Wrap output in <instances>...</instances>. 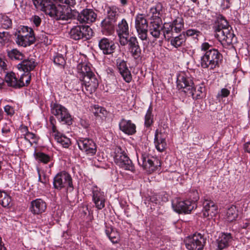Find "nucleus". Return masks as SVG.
Masks as SVG:
<instances>
[{"instance_id": "obj_59", "label": "nucleus", "mask_w": 250, "mask_h": 250, "mask_svg": "<svg viewBox=\"0 0 250 250\" xmlns=\"http://www.w3.org/2000/svg\"><path fill=\"white\" fill-rule=\"evenodd\" d=\"M20 131L22 133L21 136H23V137H25V134L29 132L28 127L26 126H21Z\"/></svg>"}, {"instance_id": "obj_46", "label": "nucleus", "mask_w": 250, "mask_h": 250, "mask_svg": "<svg viewBox=\"0 0 250 250\" xmlns=\"http://www.w3.org/2000/svg\"><path fill=\"white\" fill-rule=\"evenodd\" d=\"M174 27L175 33L180 32L184 27L183 21L181 19H177L171 23Z\"/></svg>"}, {"instance_id": "obj_8", "label": "nucleus", "mask_w": 250, "mask_h": 250, "mask_svg": "<svg viewBox=\"0 0 250 250\" xmlns=\"http://www.w3.org/2000/svg\"><path fill=\"white\" fill-rule=\"evenodd\" d=\"M177 87L187 94L194 85L193 78L188 72L182 71L177 75Z\"/></svg>"}, {"instance_id": "obj_21", "label": "nucleus", "mask_w": 250, "mask_h": 250, "mask_svg": "<svg viewBox=\"0 0 250 250\" xmlns=\"http://www.w3.org/2000/svg\"><path fill=\"white\" fill-rule=\"evenodd\" d=\"M98 45L103 53L106 55L112 54L116 48L114 42L106 38H103L100 40Z\"/></svg>"}, {"instance_id": "obj_22", "label": "nucleus", "mask_w": 250, "mask_h": 250, "mask_svg": "<svg viewBox=\"0 0 250 250\" xmlns=\"http://www.w3.org/2000/svg\"><path fill=\"white\" fill-rule=\"evenodd\" d=\"M38 62L33 58L28 57L23 59L22 61L17 65V68L24 72H30L34 70L37 65Z\"/></svg>"}, {"instance_id": "obj_16", "label": "nucleus", "mask_w": 250, "mask_h": 250, "mask_svg": "<svg viewBox=\"0 0 250 250\" xmlns=\"http://www.w3.org/2000/svg\"><path fill=\"white\" fill-rule=\"evenodd\" d=\"M116 32L120 39L122 45L127 44V38L129 36V27L126 21L123 19L120 21L116 28Z\"/></svg>"}, {"instance_id": "obj_28", "label": "nucleus", "mask_w": 250, "mask_h": 250, "mask_svg": "<svg viewBox=\"0 0 250 250\" xmlns=\"http://www.w3.org/2000/svg\"><path fill=\"white\" fill-rule=\"evenodd\" d=\"M119 125L120 129L125 134L130 135L136 132V125L130 120L122 119Z\"/></svg>"}, {"instance_id": "obj_41", "label": "nucleus", "mask_w": 250, "mask_h": 250, "mask_svg": "<svg viewBox=\"0 0 250 250\" xmlns=\"http://www.w3.org/2000/svg\"><path fill=\"white\" fill-rule=\"evenodd\" d=\"M152 112V107L150 105L146 114L145 117V126L146 127H150L153 123V115Z\"/></svg>"}, {"instance_id": "obj_31", "label": "nucleus", "mask_w": 250, "mask_h": 250, "mask_svg": "<svg viewBox=\"0 0 250 250\" xmlns=\"http://www.w3.org/2000/svg\"><path fill=\"white\" fill-rule=\"evenodd\" d=\"M4 81L8 86L16 89L20 88L19 79L13 72H6L4 77Z\"/></svg>"}, {"instance_id": "obj_6", "label": "nucleus", "mask_w": 250, "mask_h": 250, "mask_svg": "<svg viewBox=\"0 0 250 250\" xmlns=\"http://www.w3.org/2000/svg\"><path fill=\"white\" fill-rule=\"evenodd\" d=\"M184 243L188 250H203L206 239L200 233H195L185 238Z\"/></svg>"}, {"instance_id": "obj_64", "label": "nucleus", "mask_w": 250, "mask_h": 250, "mask_svg": "<svg viewBox=\"0 0 250 250\" xmlns=\"http://www.w3.org/2000/svg\"><path fill=\"white\" fill-rule=\"evenodd\" d=\"M81 124L83 126V127H84V128L88 127V126L89 125L88 123H87L86 121H85L84 120H82L81 121Z\"/></svg>"}, {"instance_id": "obj_33", "label": "nucleus", "mask_w": 250, "mask_h": 250, "mask_svg": "<svg viewBox=\"0 0 250 250\" xmlns=\"http://www.w3.org/2000/svg\"><path fill=\"white\" fill-rule=\"evenodd\" d=\"M0 204L4 208H9L12 206V198L6 190L0 189Z\"/></svg>"}, {"instance_id": "obj_44", "label": "nucleus", "mask_w": 250, "mask_h": 250, "mask_svg": "<svg viewBox=\"0 0 250 250\" xmlns=\"http://www.w3.org/2000/svg\"><path fill=\"white\" fill-rule=\"evenodd\" d=\"M92 112L96 116H105L107 114L106 110L101 106L95 105L92 108Z\"/></svg>"}, {"instance_id": "obj_37", "label": "nucleus", "mask_w": 250, "mask_h": 250, "mask_svg": "<svg viewBox=\"0 0 250 250\" xmlns=\"http://www.w3.org/2000/svg\"><path fill=\"white\" fill-rule=\"evenodd\" d=\"M239 214V211L236 207L231 206L227 210L226 217L227 221L231 222L236 219Z\"/></svg>"}, {"instance_id": "obj_34", "label": "nucleus", "mask_w": 250, "mask_h": 250, "mask_svg": "<svg viewBox=\"0 0 250 250\" xmlns=\"http://www.w3.org/2000/svg\"><path fill=\"white\" fill-rule=\"evenodd\" d=\"M116 21L109 19L105 18L101 22L102 31L105 34H110L114 29Z\"/></svg>"}, {"instance_id": "obj_17", "label": "nucleus", "mask_w": 250, "mask_h": 250, "mask_svg": "<svg viewBox=\"0 0 250 250\" xmlns=\"http://www.w3.org/2000/svg\"><path fill=\"white\" fill-rule=\"evenodd\" d=\"M46 202L41 198H37L30 202L29 206L30 211L34 215H41L46 209Z\"/></svg>"}, {"instance_id": "obj_5", "label": "nucleus", "mask_w": 250, "mask_h": 250, "mask_svg": "<svg viewBox=\"0 0 250 250\" xmlns=\"http://www.w3.org/2000/svg\"><path fill=\"white\" fill-rule=\"evenodd\" d=\"M137 160L138 164L149 173L155 171L159 164L158 160L147 152L141 153L140 158L137 155Z\"/></svg>"}, {"instance_id": "obj_3", "label": "nucleus", "mask_w": 250, "mask_h": 250, "mask_svg": "<svg viewBox=\"0 0 250 250\" xmlns=\"http://www.w3.org/2000/svg\"><path fill=\"white\" fill-rule=\"evenodd\" d=\"M16 42L21 46L26 47L34 43L35 36L32 28L27 26H21L15 33Z\"/></svg>"}, {"instance_id": "obj_32", "label": "nucleus", "mask_w": 250, "mask_h": 250, "mask_svg": "<svg viewBox=\"0 0 250 250\" xmlns=\"http://www.w3.org/2000/svg\"><path fill=\"white\" fill-rule=\"evenodd\" d=\"M52 135L57 143L63 147L68 148L70 145L71 142L70 139L61 132L57 131L53 134Z\"/></svg>"}, {"instance_id": "obj_19", "label": "nucleus", "mask_w": 250, "mask_h": 250, "mask_svg": "<svg viewBox=\"0 0 250 250\" xmlns=\"http://www.w3.org/2000/svg\"><path fill=\"white\" fill-rule=\"evenodd\" d=\"M116 65L124 80L127 83L131 82L132 79V75L127 66L126 62L124 60L118 59L116 60Z\"/></svg>"}, {"instance_id": "obj_43", "label": "nucleus", "mask_w": 250, "mask_h": 250, "mask_svg": "<svg viewBox=\"0 0 250 250\" xmlns=\"http://www.w3.org/2000/svg\"><path fill=\"white\" fill-rule=\"evenodd\" d=\"M53 62L55 64L61 67H63L66 63L63 56L59 53L54 56Z\"/></svg>"}, {"instance_id": "obj_61", "label": "nucleus", "mask_w": 250, "mask_h": 250, "mask_svg": "<svg viewBox=\"0 0 250 250\" xmlns=\"http://www.w3.org/2000/svg\"><path fill=\"white\" fill-rule=\"evenodd\" d=\"M244 148L246 152L250 153V141L244 144Z\"/></svg>"}, {"instance_id": "obj_9", "label": "nucleus", "mask_w": 250, "mask_h": 250, "mask_svg": "<svg viewBox=\"0 0 250 250\" xmlns=\"http://www.w3.org/2000/svg\"><path fill=\"white\" fill-rule=\"evenodd\" d=\"M197 207V204H195L188 199L181 201L180 199H176L172 202V207L173 210L178 213H190L191 211L196 208Z\"/></svg>"}, {"instance_id": "obj_47", "label": "nucleus", "mask_w": 250, "mask_h": 250, "mask_svg": "<svg viewBox=\"0 0 250 250\" xmlns=\"http://www.w3.org/2000/svg\"><path fill=\"white\" fill-rule=\"evenodd\" d=\"M1 27L4 29H8L12 26V21L6 16H3L0 21Z\"/></svg>"}, {"instance_id": "obj_63", "label": "nucleus", "mask_w": 250, "mask_h": 250, "mask_svg": "<svg viewBox=\"0 0 250 250\" xmlns=\"http://www.w3.org/2000/svg\"><path fill=\"white\" fill-rule=\"evenodd\" d=\"M33 1V2L34 4V5L37 7H38L39 5H40L41 4V0H32Z\"/></svg>"}, {"instance_id": "obj_18", "label": "nucleus", "mask_w": 250, "mask_h": 250, "mask_svg": "<svg viewBox=\"0 0 250 250\" xmlns=\"http://www.w3.org/2000/svg\"><path fill=\"white\" fill-rule=\"evenodd\" d=\"M233 237L230 233L221 232L216 240L217 250H222L229 247L232 243Z\"/></svg>"}, {"instance_id": "obj_11", "label": "nucleus", "mask_w": 250, "mask_h": 250, "mask_svg": "<svg viewBox=\"0 0 250 250\" xmlns=\"http://www.w3.org/2000/svg\"><path fill=\"white\" fill-rule=\"evenodd\" d=\"M114 157L115 163L125 170L132 171L134 167L132 163L124 151L120 148L116 150Z\"/></svg>"}, {"instance_id": "obj_42", "label": "nucleus", "mask_w": 250, "mask_h": 250, "mask_svg": "<svg viewBox=\"0 0 250 250\" xmlns=\"http://www.w3.org/2000/svg\"><path fill=\"white\" fill-rule=\"evenodd\" d=\"M202 88L200 87L199 89L196 90L195 85L193 86L186 94L188 96H191L193 99H200L203 97V93L202 91Z\"/></svg>"}, {"instance_id": "obj_35", "label": "nucleus", "mask_w": 250, "mask_h": 250, "mask_svg": "<svg viewBox=\"0 0 250 250\" xmlns=\"http://www.w3.org/2000/svg\"><path fill=\"white\" fill-rule=\"evenodd\" d=\"M186 40V36L185 33L183 32L178 36L175 37L174 36L168 41L170 42L172 46L175 48H178L182 46L185 43Z\"/></svg>"}, {"instance_id": "obj_24", "label": "nucleus", "mask_w": 250, "mask_h": 250, "mask_svg": "<svg viewBox=\"0 0 250 250\" xmlns=\"http://www.w3.org/2000/svg\"><path fill=\"white\" fill-rule=\"evenodd\" d=\"M77 77L80 79L86 77L91 76L94 73L92 71L91 64L87 62H81L77 66Z\"/></svg>"}, {"instance_id": "obj_51", "label": "nucleus", "mask_w": 250, "mask_h": 250, "mask_svg": "<svg viewBox=\"0 0 250 250\" xmlns=\"http://www.w3.org/2000/svg\"><path fill=\"white\" fill-rule=\"evenodd\" d=\"M230 94V91L226 88H222L220 91H219L217 95V98L220 100L223 98H226L228 97Z\"/></svg>"}, {"instance_id": "obj_57", "label": "nucleus", "mask_w": 250, "mask_h": 250, "mask_svg": "<svg viewBox=\"0 0 250 250\" xmlns=\"http://www.w3.org/2000/svg\"><path fill=\"white\" fill-rule=\"evenodd\" d=\"M6 61L4 59L0 58V69L2 71H3L4 72H5L6 70H7V65L6 64Z\"/></svg>"}, {"instance_id": "obj_53", "label": "nucleus", "mask_w": 250, "mask_h": 250, "mask_svg": "<svg viewBox=\"0 0 250 250\" xmlns=\"http://www.w3.org/2000/svg\"><path fill=\"white\" fill-rule=\"evenodd\" d=\"M185 34L186 36H192L193 38H196L199 36L200 32L195 29H189L187 30Z\"/></svg>"}, {"instance_id": "obj_48", "label": "nucleus", "mask_w": 250, "mask_h": 250, "mask_svg": "<svg viewBox=\"0 0 250 250\" xmlns=\"http://www.w3.org/2000/svg\"><path fill=\"white\" fill-rule=\"evenodd\" d=\"M11 36L7 32H0V43L2 45H4L7 43L10 40Z\"/></svg>"}, {"instance_id": "obj_52", "label": "nucleus", "mask_w": 250, "mask_h": 250, "mask_svg": "<svg viewBox=\"0 0 250 250\" xmlns=\"http://www.w3.org/2000/svg\"><path fill=\"white\" fill-rule=\"evenodd\" d=\"M190 198L188 200H190L192 202H194L195 204H197V202L199 199V196L198 191L196 190H193L189 195Z\"/></svg>"}, {"instance_id": "obj_55", "label": "nucleus", "mask_w": 250, "mask_h": 250, "mask_svg": "<svg viewBox=\"0 0 250 250\" xmlns=\"http://www.w3.org/2000/svg\"><path fill=\"white\" fill-rule=\"evenodd\" d=\"M41 19L37 15L32 16L30 18V21L36 27H38L41 23Z\"/></svg>"}, {"instance_id": "obj_23", "label": "nucleus", "mask_w": 250, "mask_h": 250, "mask_svg": "<svg viewBox=\"0 0 250 250\" xmlns=\"http://www.w3.org/2000/svg\"><path fill=\"white\" fill-rule=\"evenodd\" d=\"M163 29L162 21L158 19V21L151 20L148 31L154 40H156L162 35Z\"/></svg>"}, {"instance_id": "obj_10", "label": "nucleus", "mask_w": 250, "mask_h": 250, "mask_svg": "<svg viewBox=\"0 0 250 250\" xmlns=\"http://www.w3.org/2000/svg\"><path fill=\"white\" fill-rule=\"evenodd\" d=\"M71 39L74 40H87L92 36L91 29L88 26H76L69 32Z\"/></svg>"}, {"instance_id": "obj_50", "label": "nucleus", "mask_w": 250, "mask_h": 250, "mask_svg": "<svg viewBox=\"0 0 250 250\" xmlns=\"http://www.w3.org/2000/svg\"><path fill=\"white\" fill-rule=\"evenodd\" d=\"M12 126L10 124H4L1 129V133L2 135L6 137L10 136L11 128Z\"/></svg>"}, {"instance_id": "obj_62", "label": "nucleus", "mask_w": 250, "mask_h": 250, "mask_svg": "<svg viewBox=\"0 0 250 250\" xmlns=\"http://www.w3.org/2000/svg\"><path fill=\"white\" fill-rule=\"evenodd\" d=\"M40 38L42 42H45L46 40H47V36L44 33H43L42 35H41Z\"/></svg>"}, {"instance_id": "obj_30", "label": "nucleus", "mask_w": 250, "mask_h": 250, "mask_svg": "<svg viewBox=\"0 0 250 250\" xmlns=\"http://www.w3.org/2000/svg\"><path fill=\"white\" fill-rule=\"evenodd\" d=\"M163 6L161 2L157 1L149 9V14L151 16V20L158 21L161 19Z\"/></svg>"}, {"instance_id": "obj_60", "label": "nucleus", "mask_w": 250, "mask_h": 250, "mask_svg": "<svg viewBox=\"0 0 250 250\" xmlns=\"http://www.w3.org/2000/svg\"><path fill=\"white\" fill-rule=\"evenodd\" d=\"M38 174V181L43 184L44 185H45L46 183V180L42 181V179L41 177V174L40 173V170L39 168H37Z\"/></svg>"}, {"instance_id": "obj_38", "label": "nucleus", "mask_w": 250, "mask_h": 250, "mask_svg": "<svg viewBox=\"0 0 250 250\" xmlns=\"http://www.w3.org/2000/svg\"><path fill=\"white\" fill-rule=\"evenodd\" d=\"M163 27L164 30L163 31V36L166 39L169 41L170 39L174 36L175 31L174 27L171 23L165 24Z\"/></svg>"}, {"instance_id": "obj_2", "label": "nucleus", "mask_w": 250, "mask_h": 250, "mask_svg": "<svg viewBox=\"0 0 250 250\" xmlns=\"http://www.w3.org/2000/svg\"><path fill=\"white\" fill-rule=\"evenodd\" d=\"M213 29L215 36L223 46L232 43L235 37L234 34L228 21L222 15H219L216 19L213 25Z\"/></svg>"}, {"instance_id": "obj_49", "label": "nucleus", "mask_w": 250, "mask_h": 250, "mask_svg": "<svg viewBox=\"0 0 250 250\" xmlns=\"http://www.w3.org/2000/svg\"><path fill=\"white\" fill-rule=\"evenodd\" d=\"M106 235L108 236L110 240L113 243H117L119 240L118 234H117L114 231H111L110 233H109L108 230L105 231Z\"/></svg>"}, {"instance_id": "obj_27", "label": "nucleus", "mask_w": 250, "mask_h": 250, "mask_svg": "<svg viewBox=\"0 0 250 250\" xmlns=\"http://www.w3.org/2000/svg\"><path fill=\"white\" fill-rule=\"evenodd\" d=\"M34 156L36 160L39 163L44 164H49L48 167H46V171L48 170V173H51V168L54 165V162L52 158L49 155L42 152H35Z\"/></svg>"}, {"instance_id": "obj_39", "label": "nucleus", "mask_w": 250, "mask_h": 250, "mask_svg": "<svg viewBox=\"0 0 250 250\" xmlns=\"http://www.w3.org/2000/svg\"><path fill=\"white\" fill-rule=\"evenodd\" d=\"M31 74L30 72H24L21 75L19 79V88L27 86L30 83Z\"/></svg>"}, {"instance_id": "obj_58", "label": "nucleus", "mask_w": 250, "mask_h": 250, "mask_svg": "<svg viewBox=\"0 0 250 250\" xmlns=\"http://www.w3.org/2000/svg\"><path fill=\"white\" fill-rule=\"evenodd\" d=\"M160 196L159 195H157V194L154 195L150 197V200L151 202H154L156 204H159V203H160Z\"/></svg>"}, {"instance_id": "obj_40", "label": "nucleus", "mask_w": 250, "mask_h": 250, "mask_svg": "<svg viewBox=\"0 0 250 250\" xmlns=\"http://www.w3.org/2000/svg\"><path fill=\"white\" fill-rule=\"evenodd\" d=\"M119 16V9L115 6L108 7L107 9V17L106 18L114 20L116 22Z\"/></svg>"}, {"instance_id": "obj_26", "label": "nucleus", "mask_w": 250, "mask_h": 250, "mask_svg": "<svg viewBox=\"0 0 250 250\" xmlns=\"http://www.w3.org/2000/svg\"><path fill=\"white\" fill-rule=\"evenodd\" d=\"M127 43L132 56L135 59L138 58L141 54V49L137 38L135 36H132L129 39L127 38Z\"/></svg>"}, {"instance_id": "obj_56", "label": "nucleus", "mask_w": 250, "mask_h": 250, "mask_svg": "<svg viewBox=\"0 0 250 250\" xmlns=\"http://www.w3.org/2000/svg\"><path fill=\"white\" fill-rule=\"evenodd\" d=\"M49 122L51 125V132L53 134L58 131L55 125L56 121L53 117H51L49 119Z\"/></svg>"}, {"instance_id": "obj_29", "label": "nucleus", "mask_w": 250, "mask_h": 250, "mask_svg": "<svg viewBox=\"0 0 250 250\" xmlns=\"http://www.w3.org/2000/svg\"><path fill=\"white\" fill-rule=\"evenodd\" d=\"M154 144L155 147L159 152L164 151L167 147V142L165 135L159 133L157 130L155 133Z\"/></svg>"}, {"instance_id": "obj_15", "label": "nucleus", "mask_w": 250, "mask_h": 250, "mask_svg": "<svg viewBox=\"0 0 250 250\" xmlns=\"http://www.w3.org/2000/svg\"><path fill=\"white\" fill-rule=\"evenodd\" d=\"M203 208L202 210L203 215L204 217L208 219H212L216 217L218 213L217 206L208 198H204L203 202Z\"/></svg>"}, {"instance_id": "obj_13", "label": "nucleus", "mask_w": 250, "mask_h": 250, "mask_svg": "<svg viewBox=\"0 0 250 250\" xmlns=\"http://www.w3.org/2000/svg\"><path fill=\"white\" fill-rule=\"evenodd\" d=\"M135 26L139 38L142 41L146 40L148 32V24L145 16L138 14L135 17Z\"/></svg>"}, {"instance_id": "obj_4", "label": "nucleus", "mask_w": 250, "mask_h": 250, "mask_svg": "<svg viewBox=\"0 0 250 250\" xmlns=\"http://www.w3.org/2000/svg\"><path fill=\"white\" fill-rule=\"evenodd\" d=\"M53 188L57 190L65 189L67 191L73 190L72 179L71 175L65 171L58 173L54 177Z\"/></svg>"}, {"instance_id": "obj_7", "label": "nucleus", "mask_w": 250, "mask_h": 250, "mask_svg": "<svg viewBox=\"0 0 250 250\" xmlns=\"http://www.w3.org/2000/svg\"><path fill=\"white\" fill-rule=\"evenodd\" d=\"M51 112L59 121L63 124L70 125L72 123V118L67 109L62 105L57 103L51 104Z\"/></svg>"}, {"instance_id": "obj_36", "label": "nucleus", "mask_w": 250, "mask_h": 250, "mask_svg": "<svg viewBox=\"0 0 250 250\" xmlns=\"http://www.w3.org/2000/svg\"><path fill=\"white\" fill-rule=\"evenodd\" d=\"M7 54L8 57L13 61H21L24 58L23 53L16 48L7 50Z\"/></svg>"}, {"instance_id": "obj_54", "label": "nucleus", "mask_w": 250, "mask_h": 250, "mask_svg": "<svg viewBox=\"0 0 250 250\" xmlns=\"http://www.w3.org/2000/svg\"><path fill=\"white\" fill-rule=\"evenodd\" d=\"M4 110L7 116H12L15 113L14 108L9 105H6L4 107Z\"/></svg>"}, {"instance_id": "obj_1", "label": "nucleus", "mask_w": 250, "mask_h": 250, "mask_svg": "<svg viewBox=\"0 0 250 250\" xmlns=\"http://www.w3.org/2000/svg\"><path fill=\"white\" fill-rule=\"evenodd\" d=\"M200 49L202 54L200 62L202 68L213 70L219 66L222 55L217 49L207 42L202 43Z\"/></svg>"}, {"instance_id": "obj_25", "label": "nucleus", "mask_w": 250, "mask_h": 250, "mask_svg": "<svg viewBox=\"0 0 250 250\" xmlns=\"http://www.w3.org/2000/svg\"><path fill=\"white\" fill-rule=\"evenodd\" d=\"M97 14L92 9H83L78 16V21L81 23H90L94 21Z\"/></svg>"}, {"instance_id": "obj_12", "label": "nucleus", "mask_w": 250, "mask_h": 250, "mask_svg": "<svg viewBox=\"0 0 250 250\" xmlns=\"http://www.w3.org/2000/svg\"><path fill=\"white\" fill-rule=\"evenodd\" d=\"M81 81V88L85 93L91 94L94 92L99 85V81L96 75L93 73L90 76L80 79Z\"/></svg>"}, {"instance_id": "obj_14", "label": "nucleus", "mask_w": 250, "mask_h": 250, "mask_svg": "<svg viewBox=\"0 0 250 250\" xmlns=\"http://www.w3.org/2000/svg\"><path fill=\"white\" fill-rule=\"evenodd\" d=\"M79 149L89 156L95 155L97 152V146L94 141L87 138H81L77 141Z\"/></svg>"}, {"instance_id": "obj_20", "label": "nucleus", "mask_w": 250, "mask_h": 250, "mask_svg": "<svg viewBox=\"0 0 250 250\" xmlns=\"http://www.w3.org/2000/svg\"><path fill=\"white\" fill-rule=\"evenodd\" d=\"M92 201L98 209H102L105 206V196L104 192L97 187L92 188Z\"/></svg>"}, {"instance_id": "obj_45", "label": "nucleus", "mask_w": 250, "mask_h": 250, "mask_svg": "<svg viewBox=\"0 0 250 250\" xmlns=\"http://www.w3.org/2000/svg\"><path fill=\"white\" fill-rule=\"evenodd\" d=\"M24 138L25 140L29 142L30 146H32L33 144H38L39 141L38 136L34 133L30 132L28 133V134H25Z\"/></svg>"}]
</instances>
